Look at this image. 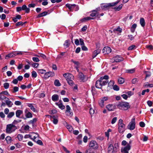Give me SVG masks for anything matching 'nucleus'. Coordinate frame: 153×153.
Wrapping results in <instances>:
<instances>
[{"label": "nucleus", "instance_id": "nucleus-36", "mask_svg": "<svg viewBox=\"0 0 153 153\" xmlns=\"http://www.w3.org/2000/svg\"><path fill=\"white\" fill-rule=\"evenodd\" d=\"M52 117L53 119V120L52 121L53 123L55 124H56L58 121V120L55 117V116H53Z\"/></svg>", "mask_w": 153, "mask_h": 153}, {"label": "nucleus", "instance_id": "nucleus-27", "mask_svg": "<svg viewBox=\"0 0 153 153\" xmlns=\"http://www.w3.org/2000/svg\"><path fill=\"white\" fill-rule=\"evenodd\" d=\"M14 55L13 53H10L5 56V59H8L10 58L14 57Z\"/></svg>", "mask_w": 153, "mask_h": 153}, {"label": "nucleus", "instance_id": "nucleus-39", "mask_svg": "<svg viewBox=\"0 0 153 153\" xmlns=\"http://www.w3.org/2000/svg\"><path fill=\"white\" fill-rule=\"evenodd\" d=\"M114 84V81L112 80L110 81L108 83V87L111 88L112 86H113Z\"/></svg>", "mask_w": 153, "mask_h": 153}, {"label": "nucleus", "instance_id": "nucleus-3", "mask_svg": "<svg viewBox=\"0 0 153 153\" xmlns=\"http://www.w3.org/2000/svg\"><path fill=\"white\" fill-rule=\"evenodd\" d=\"M118 131L120 133H123L125 131L126 125L123 123V120L120 119L119 120Z\"/></svg>", "mask_w": 153, "mask_h": 153}, {"label": "nucleus", "instance_id": "nucleus-53", "mask_svg": "<svg viewBox=\"0 0 153 153\" xmlns=\"http://www.w3.org/2000/svg\"><path fill=\"white\" fill-rule=\"evenodd\" d=\"M89 113L92 115L94 113V110L92 108H91L89 110Z\"/></svg>", "mask_w": 153, "mask_h": 153}, {"label": "nucleus", "instance_id": "nucleus-28", "mask_svg": "<svg viewBox=\"0 0 153 153\" xmlns=\"http://www.w3.org/2000/svg\"><path fill=\"white\" fill-rule=\"evenodd\" d=\"M70 40H67L65 41L64 43V46L66 48H68L70 45Z\"/></svg>", "mask_w": 153, "mask_h": 153}, {"label": "nucleus", "instance_id": "nucleus-4", "mask_svg": "<svg viewBox=\"0 0 153 153\" xmlns=\"http://www.w3.org/2000/svg\"><path fill=\"white\" fill-rule=\"evenodd\" d=\"M128 128L131 130H133L135 127V118H133L131 120V122L129 123L128 126Z\"/></svg>", "mask_w": 153, "mask_h": 153}, {"label": "nucleus", "instance_id": "nucleus-7", "mask_svg": "<svg viewBox=\"0 0 153 153\" xmlns=\"http://www.w3.org/2000/svg\"><path fill=\"white\" fill-rule=\"evenodd\" d=\"M96 48L97 49L95 50L93 52L92 57L93 58H95L98 54L100 53L101 52V49H100L99 45H96Z\"/></svg>", "mask_w": 153, "mask_h": 153}, {"label": "nucleus", "instance_id": "nucleus-21", "mask_svg": "<svg viewBox=\"0 0 153 153\" xmlns=\"http://www.w3.org/2000/svg\"><path fill=\"white\" fill-rule=\"evenodd\" d=\"M59 96L56 94L53 95L52 97V100L54 101H57L59 100Z\"/></svg>", "mask_w": 153, "mask_h": 153}, {"label": "nucleus", "instance_id": "nucleus-62", "mask_svg": "<svg viewBox=\"0 0 153 153\" xmlns=\"http://www.w3.org/2000/svg\"><path fill=\"white\" fill-rule=\"evenodd\" d=\"M39 136V135L38 134L36 133V134L35 135V136H33V137L32 140H33L34 141L36 142V141L35 140V139L37 137H38Z\"/></svg>", "mask_w": 153, "mask_h": 153}, {"label": "nucleus", "instance_id": "nucleus-44", "mask_svg": "<svg viewBox=\"0 0 153 153\" xmlns=\"http://www.w3.org/2000/svg\"><path fill=\"white\" fill-rule=\"evenodd\" d=\"M109 79V76L108 75H105L103 76H102L100 78V79L102 80L104 79L107 80Z\"/></svg>", "mask_w": 153, "mask_h": 153}, {"label": "nucleus", "instance_id": "nucleus-40", "mask_svg": "<svg viewBox=\"0 0 153 153\" xmlns=\"http://www.w3.org/2000/svg\"><path fill=\"white\" fill-rule=\"evenodd\" d=\"M124 82V80L123 79L122 77L118 79V82L120 84H122Z\"/></svg>", "mask_w": 153, "mask_h": 153}, {"label": "nucleus", "instance_id": "nucleus-33", "mask_svg": "<svg viewBox=\"0 0 153 153\" xmlns=\"http://www.w3.org/2000/svg\"><path fill=\"white\" fill-rule=\"evenodd\" d=\"M94 19L93 18H91L90 17H87L85 18H84L82 19H81V21L82 22H85L86 21L89 20L90 19Z\"/></svg>", "mask_w": 153, "mask_h": 153}, {"label": "nucleus", "instance_id": "nucleus-34", "mask_svg": "<svg viewBox=\"0 0 153 153\" xmlns=\"http://www.w3.org/2000/svg\"><path fill=\"white\" fill-rule=\"evenodd\" d=\"M5 140L7 143H10L12 141L11 138L9 136H7L5 138Z\"/></svg>", "mask_w": 153, "mask_h": 153}, {"label": "nucleus", "instance_id": "nucleus-1", "mask_svg": "<svg viewBox=\"0 0 153 153\" xmlns=\"http://www.w3.org/2000/svg\"><path fill=\"white\" fill-rule=\"evenodd\" d=\"M17 128V127L13 124H8L6 126V132L7 134H11Z\"/></svg>", "mask_w": 153, "mask_h": 153}, {"label": "nucleus", "instance_id": "nucleus-60", "mask_svg": "<svg viewBox=\"0 0 153 153\" xmlns=\"http://www.w3.org/2000/svg\"><path fill=\"white\" fill-rule=\"evenodd\" d=\"M117 120V117H114L112 120L111 123L112 124H114Z\"/></svg>", "mask_w": 153, "mask_h": 153}, {"label": "nucleus", "instance_id": "nucleus-41", "mask_svg": "<svg viewBox=\"0 0 153 153\" xmlns=\"http://www.w3.org/2000/svg\"><path fill=\"white\" fill-rule=\"evenodd\" d=\"M14 115V113L13 112H10L8 114L7 117L8 118H11Z\"/></svg>", "mask_w": 153, "mask_h": 153}, {"label": "nucleus", "instance_id": "nucleus-22", "mask_svg": "<svg viewBox=\"0 0 153 153\" xmlns=\"http://www.w3.org/2000/svg\"><path fill=\"white\" fill-rule=\"evenodd\" d=\"M22 113L23 111L21 110H18L16 111V117L18 118H20V116Z\"/></svg>", "mask_w": 153, "mask_h": 153}, {"label": "nucleus", "instance_id": "nucleus-31", "mask_svg": "<svg viewBox=\"0 0 153 153\" xmlns=\"http://www.w3.org/2000/svg\"><path fill=\"white\" fill-rule=\"evenodd\" d=\"M104 101L102 98L99 101V105L101 107H103L104 106Z\"/></svg>", "mask_w": 153, "mask_h": 153}, {"label": "nucleus", "instance_id": "nucleus-52", "mask_svg": "<svg viewBox=\"0 0 153 153\" xmlns=\"http://www.w3.org/2000/svg\"><path fill=\"white\" fill-rule=\"evenodd\" d=\"M0 93V100H3L5 99H7V97H6L4 95H2Z\"/></svg>", "mask_w": 153, "mask_h": 153}, {"label": "nucleus", "instance_id": "nucleus-20", "mask_svg": "<svg viewBox=\"0 0 153 153\" xmlns=\"http://www.w3.org/2000/svg\"><path fill=\"white\" fill-rule=\"evenodd\" d=\"M55 104L58 106L62 110H63L65 108V106L63 105L62 102H56Z\"/></svg>", "mask_w": 153, "mask_h": 153}, {"label": "nucleus", "instance_id": "nucleus-63", "mask_svg": "<svg viewBox=\"0 0 153 153\" xmlns=\"http://www.w3.org/2000/svg\"><path fill=\"white\" fill-rule=\"evenodd\" d=\"M137 82L138 80L136 78L133 79L132 80V83L133 84H135Z\"/></svg>", "mask_w": 153, "mask_h": 153}, {"label": "nucleus", "instance_id": "nucleus-10", "mask_svg": "<svg viewBox=\"0 0 153 153\" xmlns=\"http://www.w3.org/2000/svg\"><path fill=\"white\" fill-rule=\"evenodd\" d=\"M111 50L110 47H105L103 49L102 51L104 54H108L111 52Z\"/></svg>", "mask_w": 153, "mask_h": 153}, {"label": "nucleus", "instance_id": "nucleus-29", "mask_svg": "<svg viewBox=\"0 0 153 153\" xmlns=\"http://www.w3.org/2000/svg\"><path fill=\"white\" fill-rule=\"evenodd\" d=\"M137 26V24H134L132 25L131 28V31L132 33H134V32L135 29L136 28Z\"/></svg>", "mask_w": 153, "mask_h": 153}, {"label": "nucleus", "instance_id": "nucleus-51", "mask_svg": "<svg viewBox=\"0 0 153 153\" xmlns=\"http://www.w3.org/2000/svg\"><path fill=\"white\" fill-rule=\"evenodd\" d=\"M37 74L35 71H33L32 73V76L33 77L36 78L37 76Z\"/></svg>", "mask_w": 153, "mask_h": 153}, {"label": "nucleus", "instance_id": "nucleus-47", "mask_svg": "<svg viewBox=\"0 0 153 153\" xmlns=\"http://www.w3.org/2000/svg\"><path fill=\"white\" fill-rule=\"evenodd\" d=\"M37 120V119L36 118L33 119L32 120H30L29 122V123L31 124H33L34 123L36 122Z\"/></svg>", "mask_w": 153, "mask_h": 153}, {"label": "nucleus", "instance_id": "nucleus-9", "mask_svg": "<svg viewBox=\"0 0 153 153\" xmlns=\"http://www.w3.org/2000/svg\"><path fill=\"white\" fill-rule=\"evenodd\" d=\"M63 76L66 79L67 81L73 80L74 79L73 75L68 73L64 74Z\"/></svg>", "mask_w": 153, "mask_h": 153}, {"label": "nucleus", "instance_id": "nucleus-57", "mask_svg": "<svg viewBox=\"0 0 153 153\" xmlns=\"http://www.w3.org/2000/svg\"><path fill=\"white\" fill-rule=\"evenodd\" d=\"M65 53V52L61 53L60 55H58L57 58L59 59L61 58L62 57V56H64Z\"/></svg>", "mask_w": 153, "mask_h": 153}, {"label": "nucleus", "instance_id": "nucleus-30", "mask_svg": "<svg viewBox=\"0 0 153 153\" xmlns=\"http://www.w3.org/2000/svg\"><path fill=\"white\" fill-rule=\"evenodd\" d=\"M144 86L146 88H152L153 87V84H149L148 82H146L144 84Z\"/></svg>", "mask_w": 153, "mask_h": 153}, {"label": "nucleus", "instance_id": "nucleus-64", "mask_svg": "<svg viewBox=\"0 0 153 153\" xmlns=\"http://www.w3.org/2000/svg\"><path fill=\"white\" fill-rule=\"evenodd\" d=\"M140 126L142 127H143L145 126V124L143 122H141L139 123Z\"/></svg>", "mask_w": 153, "mask_h": 153}, {"label": "nucleus", "instance_id": "nucleus-11", "mask_svg": "<svg viewBox=\"0 0 153 153\" xmlns=\"http://www.w3.org/2000/svg\"><path fill=\"white\" fill-rule=\"evenodd\" d=\"M89 146L91 148H92L94 149H97L98 148V146L96 142L94 140L91 141L89 144Z\"/></svg>", "mask_w": 153, "mask_h": 153}, {"label": "nucleus", "instance_id": "nucleus-25", "mask_svg": "<svg viewBox=\"0 0 153 153\" xmlns=\"http://www.w3.org/2000/svg\"><path fill=\"white\" fill-rule=\"evenodd\" d=\"M48 12L46 11L44 12L39 14L37 16V18H40L43 16H46L48 14Z\"/></svg>", "mask_w": 153, "mask_h": 153}, {"label": "nucleus", "instance_id": "nucleus-35", "mask_svg": "<svg viewBox=\"0 0 153 153\" xmlns=\"http://www.w3.org/2000/svg\"><path fill=\"white\" fill-rule=\"evenodd\" d=\"M66 127L70 132L72 131L73 130V128L72 126L68 124H67Z\"/></svg>", "mask_w": 153, "mask_h": 153}, {"label": "nucleus", "instance_id": "nucleus-43", "mask_svg": "<svg viewBox=\"0 0 153 153\" xmlns=\"http://www.w3.org/2000/svg\"><path fill=\"white\" fill-rule=\"evenodd\" d=\"M90 16L92 17H94L95 16H99V14L98 13H96V12H92L90 14Z\"/></svg>", "mask_w": 153, "mask_h": 153}, {"label": "nucleus", "instance_id": "nucleus-19", "mask_svg": "<svg viewBox=\"0 0 153 153\" xmlns=\"http://www.w3.org/2000/svg\"><path fill=\"white\" fill-rule=\"evenodd\" d=\"M25 116L26 118H29L32 117V114L30 112H29L27 109H25Z\"/></svg>", "mask_w": 153, "mask_h": 153}, {"label": "nucleus", "instance_id": "nucleus-12", "mask_svg": "<svg viewBox=\"0 0 153 153\" xmlns=\"http://www.w3.org/2000/svg\"><path fill=\"white\" fill-rule=\"evenodd\" d=\"M71 108L69 105H67L66 106V110L65 113L67 115L72 116L73 115L72 112H71Z\"/></svg>", "mask_w": 153, "mask_h": 153}, {"label": "nucleus", "instance_id": "nucleus-38", "mask_svg": "<svg viewBox=\"0 0 153 153\" xmlns=\"http://www.w3.org/2000/svg\"><path fill=\"white\" fill-rule=\"evenodd\" d=\"M135 72L134 69H128L126 70V72L127 73L132 74Z\"/></svg>", "mask_w": 153, "mask_h": 153}, {"label": "nucleus", "instance_id": "nucleus-6", "mask_svg": "<svg viewBox=\"0 0 153 153\" xmlns=\"http://www.w3.org/2000/svg\"><path fill=\"white\" fill-rule=\"evenodd\" d=\"M120 1V0H118L116 2H113L106 4H103L101 6V7L102 9H103L104 8H106L108 7L114 6L118 4Z\"/></svg>", "mask_w": 153, "mask_h": 153}, {"label": "nucleus", "instance_id": "nucleus-32", "mask_svg": "<svg viewBox=\"0 0 153 153\" xmlns=\"http://www.w3.org/2000/svg\"><path fill=\"white\" fill-rule=\"evenodd\" d=\"M54 84L56 86H59L61 85L58 79H56L54 81Z\"/></svg>", "mask_w": 153, "mask_h": 153}, {"label": "nucleus", "instance_id": "nucleus-54", "mask_svg": "<svg viewBox=\"0 0 153 153\" xmlns=\"http://www.w3.org/2000/svg\"><path fill=\"white\" fill-rule=\"evenodd\" d=\"M146 47L149 50H152L153 48V47L152 45H147Z\"/></svg>", "mask_w": 153, "mask_h": 153}, {"label": "nucleus", "instance_id": "nucleus-42", "mask_svg": "<svg viewBox=\"0 0 153 153\" xmlns=\"http://www.w3.org/2000/svg\"><path fill=\"white\" fill-rule=\"evenodd\" d=\"M17 137L19 141H22L23 140V136L21 134H19L17 135Z\"/></svg>", "mask_w": 153, "mask_h": 153}, {"label": "nucleus", "instance_id": "nucleus-2", "mask_svg": "<svg viewBox=\"0 0 153 153\" xmlns=\"http://www.w3.org/2000/svg\"><path fill=\"white\" fill-rule=\"evenodd\" d=\"M117 106L119 109L123 110H126L130 107L129 103L127 102H120L117 105Z\"/></svg>", "mask_w": 153, "mask_h": 153}, {"label": "nucleus", "instance_id": "nucleus-15", "mask_svg": "<svg viewBox=\"0 0 153 153\" xmlns=\"http://www.w3.org/2000/svg\"><path fill=\"white\" fill-rule=\"evenodd\" d=\"M79 76L81 81L84 82L86 80L85 76L82 72H79Z\"/></svg>", "mask_w": 153, "mask_h": 153}, {"label": "nucleus", "instance_id": "nucleus-24", "mask_svg": "<svg viewBox=\"0 0 153 153\" xmlns=\"http://www.w3.org/2000/svg\"><path fill=\"white\" fill-rule=\"evenodd\" d=\"M66 7L68 8L70 10L74 8L75 6V4H66Z\"/></svg>", "mask_w": 153, "mask_h": 153}, {"label": "nucleus", "instance_id": "nucleus-49", "mask_svg": "<svg viewBox=\"0 0 153 153\" xmlns=\"http://www.w3.org/2000/svg\"><path fill=\"white\" fill-rule=\"evenodd\" d=\"M35 56L39 57H42L44 59H45L46 58V56L43 53H40L39 54V55H35Z\"/></svg>", "mask_w": 153, "mask_h": 153}, {"label": "nucleus", "instance_id": "nucleus-8", "mask_svg": "<svg viewBox=\"0 0 153 153\" xmlns=\"http://www.w3.org/2000/svg\"><path fill=\"white\" fill-rule=\"evenodd\" d=\"M124 60L123 58L121 57L120 56L117 55L112 58V62H120Z\"/></svg>", "mask_w": 153, "mask_h": 153}, {"label": "nucleus", "instance_id": "nucleus-5", "mask_svg": "<svg viewBox=\"0 0 153 153\" xmlns=\"http://www.w3.org/2000/svg\"><path fill=\"white\" fill-rule=\"evenodd\" d=\"M117 146L118 147V146L116 144H115L113 147V145L111 144L109 145L108 147V153H113L114 151H116L117 148Z\"/></svg>", "mask_w": 153, "mask_h": 153}, {"label": "nucleus", "instance_id": "nucleus-14", "mask_svg": "<svg viewBox=\"0 0 153 153\" xmlns=\"http://www.w3.org/2000/svg\"><path fill=\"white\" fill-rule=\"evenodd\" d=\"M54 75V73L51 71L45 73L44 77L45 79L48 78L51 76H53Z\"/></svg>", "mask_w": 153, "mask_h": 153}, {"label": "nucleus", "instance_id": "nucleus-56", "mask_svg": "<svg viewBox=\"0 0 153 153\" xmlns=\"http://www.w3.org/2000/svg\"><path fill=\"white\" fill-rule=\"evenodd\" d=\"M113 89L114 90L116 91H118L119 90V88L117 85H115L113 86Z\"/></svg>", "mask_w": 153, "mask_h": 153}, {"label": "nucleus", "instance_id": "nucleus-58", "mask_svg": "<svg viewBox=\"0 0 153 153\" xmlns=\"http://www.w3.org/2000/svg\"><path fill=\"white\" fill-rule=\"evenodd\" d=\"M19 90V88L18 87L16 86H15L13 88V93H15L17 91H18Z\"/></svg>", "mask_w": 153, "mask_h": 153}, {"label": "nucleus", "instance_id": "nucleus-37", "mask_svg": "<svg viewBox=\"0 0 153 153\" xmlns=\"http://www.w3.org/2000/svg\"><path fill=\"white\" fill-rule=\"evenodd\" d=\"M123 6V5L122 4H121L119 5V6L118 7H114V9L116 10L119 11L122 9Z\"/></svg>", "mask_w": 153, "mask_h": 153}, {"label": "nucleus", "instance_id": "nucleus-18", "mask_svg": "<svg viewBox=\"0 0 153 153\" xmlns=\"http://www.w3.org/2000/svg\"><path fill=\"white\" fill-rule=\"evenodd\" d=\"M5 102L6 104L9 107H11L13 105V103L8 98H7V100L5 101Z\"/></svg>", "mask_w": 153, "mask_h": 153}, {"label": "nucleus", "instance_id": "nucleus-23", "mask_svg": "<svg viewBox=\"0 0 153 153\" xmlns=\"http://www.w3.org/2000/svg\"><path fill=\"white\" fill-rule=\"evenodd\" d=\"M95 149L92 148H90L86 151V153H94Z\"/></svg>", "mask_w": 153, "mask_h": 153}, {"label": "nucleus", "instance_id": "nucleus-48", "mask_svg": "<svg viewBox=\"0 0 153 153\" xmlns=\"http://www.w3.org/2000/svg\"><path fill=\"white\" fill-rule=\"evenodd\" d=\"M9 86V84L8 83L6 82L4 84V87L5 89L8 88Z\"/></svg>", "mask_w": 153, "mask_h": 153}, {"label": "nucleus", "instance_id": "nucleus-45", "mask_svg": "<svg viewBox=\"0 0 153 153\" xmlns=\"http://www.w3.org/2000/svg\"><path fill=\"white\" fill-rule=\"evenodd\" d=\"M71 62H73L75 65H76V66H79L80 64L79 62L74 61L73 59H71Z\"/></svg>", "mask_w": 153, "mask_h": 153}, {"label": "nucleus", "instance_id": "nucleus-59", "mask_svg": "<svg viewBox=\"0 0 153 153\" xmlns=\"http://www.w3.org/2000/svg\"><path fill=\"white\" fill-rule=\"evenodd\" d=\"M33 60L35 62H38L39 61V59L37 57H33L32 58Z\"/></svg>", "mask_w": 153, "mask_h": 153}, {"label": "nucleus", "instance_id": "nucleus-13", "mask_svg": "<svg viewBox=\"0 0 153 153\" xmlns=\"http://www.w3.org/2000/svg\"><path fill=\"white\" fill-rule=\"evenodd\" d=\"M131 147L130 145L129 144H128L126 146L124 147L123 149H121V151L124 153H128V151L130 149Z\"/></svg>", "mask_w": 153, "mask_h": 153}, {"label": "nucleus", "instance_id": "nucleus-17", "mask_svg": "<svg viewBox=\"0 0 153 153\" xmlns=\"http://www.w3.org/2000/svg\"><path fill=\"white\" fill-rule=\"evenodd\" d=\"M102 80L100 79L99 80H98L96 81V88H101V87L102 86Z\"/></svg>", "mask_w": 153, "mask_h": 153}, {"label": "nucleus", "instance_id": "nucleus-16", "mask_svg": "<svg viewBox=\"0 0 153 153\" xmlns=\"http://www.w3.org/2000/svg\"><path fill=\"white\" fill-rule=\"evenodd\" d=\"M106 108L109 111H113L115 108V105L113 104H109L106 105Z\"/></svg>", "mask_w": 153, "mask_h": 153}, {"label": "nucleus", "instance_id": "nucleus-55", "mask_svg": "<svg viewBox=\"0 0 153 153\" xmlns=\"http://www.w3.org/2000/svg\"><path fill=\"white\" fill-rule=\"evenodd\" d=\"M73 80H68L67 81L69 85L72 86L74 84Z\"/></svg>", "mask_w": 153, "mask_h": 153}, {"label": "nucleus", "instance_id": "nucleus-61", "mask_svg": "<svg viewBox=\"0 0 153 153\" xmlns=\"http://www.w3.org/2000/svg\"><path fill=\"white\" fill-rule=\"evenodd\" d=\"M20 25L22 26H23V22H18L16 24V26H18Z\"/></svg>", "mask_w": 153, "mask_h": 153}, {"label": "nucleus", "instance_id": "nucleus-26", "mask_svg": "<svg viewBox=\"0 0 153 153\" xmlns=\"http://www.w3.org/2000/svg\"><path fill=\"white\" fill-rule=\"evenodd\" d=\"M140 23L141 26L144 27L145 25V22L144 19L143 18H142L140 19Z\"/></svg>", "mask_w": 153, "mask_h": 153}, {"label": "nucleus", "instance_id": "nucleus-46", "mask_svg": "<svg viewBox=\"0 0 153 153\" xmlns=\"http://www.w3.org/2000/svg\"><path fill=\"white\" fill-rule=\"evenodd\" d=\"M46 71L44 69H38V72L41 74H44L45 73Z\"/></svg>", "mask_w": 153, "mask_h": 153}, {"label": "nucleus", "instance_id": "nucleus-50", "mask_svg": "<svg viewBox=\"0 0 153 153\" xmlns=\"http://www.w3.org/2000/svg\"><path fill=\"white\" fill-rule=\"evenodd\" d=\"M136 48V47L135 45H132L129 46L128 48V50H132Z\"/></svg>", "mask_w": 153, "mask_h": 153}]
</instances>
